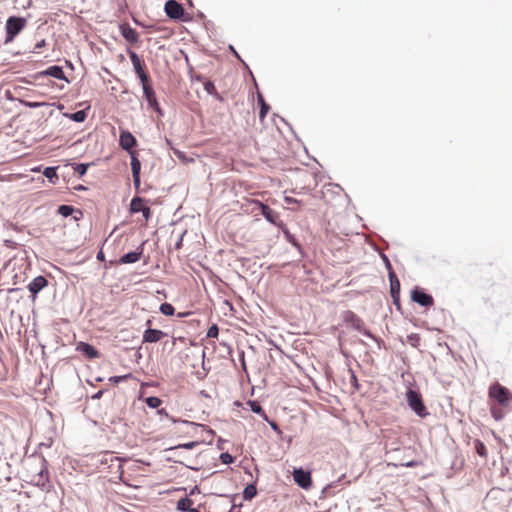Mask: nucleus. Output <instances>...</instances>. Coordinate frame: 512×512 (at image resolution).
Masks as SVG:
<instances>
[{"instance_id":"nucleus-1","label":"nucleus","mask_w":512,"mask_h":512,"mask_svg":"<svg viewBox=\"0 0 512 512\" xmlns=\"http://www.w3.org/2000/svg\"><path fill=\"white\" fill-rule=\"evenodd\" d=\"M488 403L492 417L499 421L503 419L507 410L512 409V392L496 382L489 387Z\"/></svg>"},{"instance_id":"nucleus-2","label":"nucleus","mask_w":512,"mask_h":512,"mask_svg":"<svg viewBox=\"0 0 512 512\" xmlns=\"http://www.w3.org/2000/svg\"><path fill=\"white\" fill-rule=\"evenodd\" d=\"M27 20L22 17L11 16L7 19L5 30V43H10L26 27Z\"/></svg>"},{"instance_id":"nucleus-3","label":"nucleus","mask_w":512,"mask_h":512,"mask_svg":"<svg viewBox=\"0 0 512 512\" xmlns=\"http://www.w3.org/2000/svg\"><path fill=\"white\" fill-rule=\"evenodd\" d=\"M406 398L409 407L419 416L426 417L428 415L426 406L423 403L422 396L419 392L415 390H408L406 393Z\"/></svg>"},{"instance_id":"nucleus-4","label":"nucleus","mask_w":512,"mask_h":512,"mask_svg":"<svg viewBox=\"0 0 512 512\" xmlns=\"http://www.w3.org/2000/svg\"><path fill=\"white\" fill-rule=\"evenodd\" d=\"M166 15L174 20L189 21L190 17L185 12L183 6L176 0H168L164 5Z\"/></svg>"},{"instance_id":"nucleus-5","label":"nucleus","mask_w":512,"mask_h":512,"mask_svg":"<svg viewBox=\"0 0 512 512\" xmlns=\"http://www.w3.org/2000/svg\"><path fill=\"white\" fill-rule=\"evenodd\" d=\"M35 471L34 474L29 476V483L38 487H45L49 482V473L44 459L35 467Z\"/></svg>"},{"instance_id":"nucleus-6","label":"nucleus","mask_w":512,"mask_h":512,"mask_svg":"<svg viewBox=\"0 0 512 512\" xmlns=\"http://www.w3.org/2000/svg\"><path fill=\"white\" fill-rule=\"evenodd\" d=\"M252 203L258 205V207L261 210L262 215L265 217V219L267 221H269L270 223H272L278 227L284 226V223L281 220H279V214L276 211H274L273 209H271L268 205H266L258 200H252Z\"/></svg>"},{"instance_id":"nucleus-7","label":"nucleus","mask_w":512,"mask_h":512,"mask_svg":"<svg viewBox=\"0 0 512 512\" xmlns=\"http://www.w3.org/2000/svg\"><path fill=\"white\" fill-rule=\"evenodd\" d=\"M344 321L355 330L363 333L364 335L371 336L370 332L365 328V324L354 312L346 311L344 313Z\"/></svg>"},{"instance_id":"nucleus-8","label":"nucleus","mask_w":512,"mask_h":512,"mask_svg":"<svg viewBox=\"0 0 512 512\" xmlns=\"http://www.w3.org/2000/svg\"><path fill=\"white\" fill-rule=\"evenodd\" d=\"M129 57L140 81L147 82V80H150L149 75L144 69L145 65L143 61L140 59V57L134 51H129Z\"/></svg>"},{"instance_id":"nucleus-9","label":"nucleus","mask_w":512,"mask_h":512,"mask_svg":"<svg viewBox=\"0 0 512 512\" xmlns=\"http://www.w3.org/2000/svg\"><path fill=\"white\" fill-rule=\"evenodd\" d=\"M293 479L295 483L303 489H309L312 485L311 473L302 468L293 471Z\"/></svg>"},{"instance_id":"nucleus-10","label":"nucleus","mask_w":512,"mask_h":512,"mask_svg":"<svg viewBox=\"0 0 512 512\" xmlns=\"http://www.w3.org/2000/svg\"><path fill=\"white\" fill-rule=\"evenodd\" d=\"M130 157H131V170H132L134 187L136 190H139L141 162L138 159V153L136 151H130Z\"/></svg>"},{"instance_id":"nucleus-11","label":"nucleus","mask_w":512,"mask_h":512,"mask_svg":"<svg viewBox=\"0 0 512 512\" xmlns=\"http://www.w3.org/2000/svg\"><path fill=\"white\" fill-rule=\"evenodd\" d=\"M411 298L414 302L418 303L421 306L429 307L434 304L433 297L429 294H426L424 291L418 288L412 290Z\"/></svg>"},{"instance_id":"nucleus-12","label":"nucleus","mask_w":512,"mask_h":512,"mask_svg":"<svg viewBox=\"0 0 512 512\" xmlns=\"http://www.w3.org/2000/svg\"><path fill=\"white\" fill-rule=\"evenodd\" d=\"M141 84H142L145 99L147 100L148 104L152 108L159 110V104H158V101L156 98V94L153 90L151 80H147V82H141Z\"/></svg>"},{"instance_id":"nucleus-13","label":"nucleus","mask_w":512,"mask_h":512,"mask_svg":"<svg viewBox=\"0 0 512 512\" xmlns=\"http://www.w3.org/2000/svg\"><path fill=\"white\" fill-rule=\"evenodd\" d=\"M137 144L136 138L129 131H122L119 138V145L122 149L133 151L132 148Z\"/></svg>"},{"instance_id":"nucleus-14","label":"nucleus","mask_w":512,"mask_h":512,"mask_svg":"<svg viewBox=\"0 0 512 512\" xmlns=\"http://www.w3.org/2000/svg\"><path fill=\"white\" fill-rule=\"evenodd\" d=\"M166 336L167 334L161 330L148 328L143 333V342L156 343Z\"/></svg>"},{"instance_id":"nucleus-15","label":"nucleus","mask_w":512,"mask_h":512,"mask_svg":"<svg viewBox=\"0 0 512 512\" xmlns=\"http://www.w3.org/2000/svg\"><path fill=\"white\" fill-rule=\"evenodd\" d=\"M389 279H390V293L393 298V301L395 304L399 301V294H400V281L398 280L397 276L393 271L389 272Z\"/></svg>"},{"instance_id":"nucleus-16","label":"nucleus","mask_w":512,"mask_h":512,"mask_svg":"<svg viewBox=\"0 0 512 512\" xmlns=\"http://www.w3.org/2000/svg\"><path fill=\"white\" fill-rule=\"evenodd\" d=\"M120 31L124 39L131 44L136 43L139 39V35L136 30L130 27L128 24L121 25Z\"/></svg>"},{"instance_id":"nucleus-17","label":"nucleus","mask_w":512,"mask_h":512,"mask_svg":"<svg viewBox=\"0 0 512 512\" xmlns=\"http://www.w3.org/2000/svg\"><path fill=\"white\" fill-rule=\"evenodd\" d=\"M76 351L83 353L89 359L99 357V352L92 345L85 342H78L76 344Z\"/></svg>"},{"instance_id":"nucleus-18","label":"nucleus","mask_w":512,"mask_h":512,"mask_svg":"<svg viewBox=\"0 0 512 512\" xmlns=\"http://www.w3.org/2000/svg\"><path fill=\"white\" fill-rule=\"evenodd\" d=\"M48 284L47 280L43 276H38L32 280V282L28 285L29 291L35 296L38 292H40L44 287Z\"/></svg>"},{"instance_id":"nucleus-19","label":"nucleus","mask_w":512,"mask_h":512,"mask_svg":"<svg viewBox=\"0 0 512 512\" xmlns=\"http://www.w3.org/2000/svg\"><path fill=\"white\" fill-rule=\"evenodd\" d=\"M40 75H42V76H51V77H54L56 79L66 80L67 81V78H66V76L64 74V71H63L62 67L57 66V65L48 67L46 70L40 72Z\"/></svg>"},{"instance_id":"nucleus-20","label":"nucleus","mask_w":512,"mask_h":512,"mask_svg":"<svg viewBox=\"0 0 512 512\" xmlns=\"http://www.w3.org/2000/svg\"><path fill=\"white\" fill-rule=\"evenodd\" d=\"M141 256H142V250L129 252V253L123 255L120 258L119 262L121 264L135 263L140 260Z\"/></svg>"},{"instance_id":"nucleus-21","label":"nucleus","mask_w":512,"mask_h":512,"mask_svg":"<svg viewBox=\"0 0 512 512\" xmlns=\"http://www.w3.org/2000/svg\"><path fill=\"white\" fill-rule=\"evenodd\" d=\"M145 207V200L143 198L135 197L131 200L130 211L132 213L142 212Z\"/></svg>"},{"instance_id":"nucleus-22","label":"nucleus","mask_w":512,"mask_h":512,"mask_svg":"<svg viewBox=\"0 0 512 512\" xmlns=\"http://www.w3.org/2000/svg\"><path fill=\"white\" fill-rule=\"evenodd\" d=\"M192 505H193V500L188 497H184V498H181L180 500H178L177 509L179 511L189 512L192 509L191 508Z\"/></svg>"},{"instance_id":"nucleus-23","label":"nucleus","mask_w":512,"mask_h":512,"mask_svg":"<svg viewBox=\"0 0 512 512\" xmlns=\"http://www.w3.org/2000/svg\"><path fill=\"white\" fill-rule=\"evenodd\" d=\"M77 212L80 216L82 215V212L79 210H76L73 206L70 205H60L58 208V213L62 215L63 217H68L72 215L74 212Z\"/></svg>"},{"instance_id":"nucleus-24","label":"nucleus","mask_w":512,"mask_h":512,"mask_svg":"<svg viewBox=\"0 0 512 512\" xmlns=\"http://www.w3.org/2000/svg\"><path fill=\"white\" fill-rule=\"evenodd\" d=\"M474 448H475L476 453L479 456H481L483 458H487V456H488L487 448L481 440L476 439L474 441Z\"/></svg>"},{"instance_id":"nucleus-25","label":"nucleus","mask_w":512,"mask_h":512,"mask_svg":"<svg viewBox=\"0 0 512 512\" xmlns=\"http://www.w3.org/2000/svg\"><path fill=\"white\" fill-rule=\"evenodd\" d=\"M258 102L261 106L260 112H259V117L261 120H263L269 111V105L265 102V100L261 94H258Z\"/></svg>"},{"instance_id":"nucleus-26","label":"nucleus","mask_w":512,"mask_h":512,"mask_svg":"<svg viewBox=\"0 0 512 512\" xmlns=\"http://www.w3.org/2000/svg\"><path fill=\"white\" fill-rule=\"evenodd\" d=\"M257 494V489L254 484H249L245 487L243 491V497L245 500H251Z\"/></svg>"},{"instance_id":"nucleus-27","label":"nucleus","mask_w":512,"mask_h":512,"mask_svg":"<svg viewBox=\"0 0 512 512\" xmlns=\"http://www.w3.org/2000/svg\"><path fill=\"white\" fill-rule=\"evenodd\" d=\"M43 174L52 183H55V181L58 180V175H57L55 167H47V168H45V170L43 171Z\"/></svg>"},{"instance_id":"nucleus-28","label":"nucleus","mask_w":512,"mask_h":512,"mask_svg":"<svg viewBox=\"0 0 512 512\" xmlns=\"http://www.w3.org/2000/svg\"><path fill=\"white\" fill-rule=\"evenodd\" d=\"M247 404L250 406V409L257 414L262 415L263 417H266L265 411L263 410L262 406L257 401H248Z\"/></svg>"},{"instance_id":"nucleus-29","label":"nucleus","mask_w":512,"mask_h":512,"mask_svg":"<svg viewBox=\"0 0 512 512\" xmlns=\"http://www.w3.org/2000/svg\"><path fill=\"white\" fill-rule=\"evenodd\" d=\"M145 403L150 408H158L162 404V400L156 396H150L145 399Z\"/></svg>"},{"instance_id":"nucleus-30","label":"nucleus","mask_w":512,"mask_h":512,"mask_svg":"<svg viewBox=\"0 0 512 512\" xmlns=\"http://www.w3.org/2000/svg\"><path fill=\"white\" fill-rule=\"evenodd\" d=\"M160 312L166 316L174 315L175 309L170 303H163L160 306Z\"/></svg>"},{"instance_id":"nucleus-31","label":"nucleus","mask_w":512,"mask_h":512,"mask_svg":"<svg viewBox=\"0 0 512 512\" xmlns=\"http://www.w3.org/2000/svg\"><path fill=\"white\" fill-rule=\"evenodd\" d=\"M420 340V335L417 333H412L407 336V342L413 347H418L420 344Z\"/></svg>"},{"instance_id":"nucleus-32","label":"nucleus","mask_w":512,"mask_h":512,"mask_svg":"<svg viewBox=\"0 0 512 512\" xmlns=\"http://www.w3.org/2000/svg\"><path fill=\"white\" fill-rule=\"evenodd\" d=\"M219 334V328L217 325H212L207 331L208 338H216Z\"/></svg>"},{"instance_id":"nucleus-33","label":"nucleus","mask_w":512,"mask_h":512,"mask_svg":"<svg viewBox=\"0 0 512 512\" xmlns=\"http://www.w3.org/2000/svg\"><path fill=\"white\" fill-rule=\"evenodd\" d=\"M198 445V442H188V443H185V444H179L173 448H171V450H177V449H181V448H184V449H193L194 447H196Z\"/></svg>"},{"instance_id":"nucleus-34","label":"nucleus","mask_w":512,"mask_h":512,"mask_svg":"<svg viewBox=\"0 0 512 512\" xmlns=\"http://www.w3.org/2000/svg\"><path fill=\"white\" fill-rule=\"evenodd\" d=\"M86 117V114L84 111H77L75 112L73 115H72V119L77 121V122H82L84 121Z\"/></svg>"},{"instance_id":"nucleus-35","label":"nucleus","mask_w":512,"mask_h":512,"mask_svg":"<svg viewBox=\"0 0 512 512\" xmlns=\"http://www.w3.org/2000/svg\"><path fill=\"white\" fill-rule=\"evenodd\" d=\"M131 377H132V375L129 373V374H125V375H122V376L111 377L110 381H113L114 383H119V382H122L124 380L130 379Z\"/></svg>"},{"instance_id":"nucleus-36","label":"nucleus","mask_w":512,"mask_h":512,"mask_svg":"<svg viewBox=\"0 0 512 512\" xmlns=\"http://www.w3.org/2000/svg\"><path fill=\"white\" fill-rule=\"evenodd\" d=\"M88 166L86 164H77L74 168V171L80 175H84L87 171Z\"/></svg>"},{"instance_id":"nucleus-37","label":"nucleus","mask_w":512,"mask_h":512,"mask_svg":"<svg viewBox=\"0 0 512 512\" xmlns=\"http://www.w3.org/2000/svg\"><path fill=\"white\" fill-rule=\"evenodd\" d=\"M221 461L224 463V464H230L233 462V457L228 454V453H223L221 454Z\"/></svg>"},{"instance_id":"nucleus-38","label":"nucleus","mask_w":512,"mask_h":512,"mask_svg":"<svg viewBox=\"0 0 512 512\" xmlns=\"http://www.w3.org/2000/svg\"><path fill=\"white\" fill-rule=\"evenodd\" d=\"M204 88L209 94H213L215 92V86L212 82L205 83Z\"/></svg>"},{"instance_id":"nucleus-39","label":"nucleus","mask_w":512,"mask_h":512,"mask_svg":"<svg viewBox=\"0 0 512 512\" xmlns=\"http://www.w3.org/2000/svg\"><path fill=\"white\" fill-rule=\"evenodd\" d=\"M142 215L146 221L149 220V218L151 217V209L148 206H146L142 211Z\"/></svg>"},{"instance_id":"nucleus-40","label":"nucleus","mask_w":512,"mask_h":512,"mask_svg":"<svg viewBox=\"0 0 512 512\" xmlns=\"http://www.w3.org/2000/svg\"><path fill=\"white\" fill-rule=\"evenodd\" d=\"M280 228L283 230V232H284V234H285L286 238H287L289 241H292V235L290 234V232L288 231V229L286 228V226L284 225L283 227H280Z\"/></svg>"},{"instance_id":"nucleus-41","label":"nucleus","mask_w":512,"mask_h":512,"mask_svg":"<svg viewBox=\"0 0 512 512\" xmlns=\"http://www.w3.org/2000/svg\"><path fill=\"white\" fill-rule=\"evenodd\" d=\"M284 200H285V202H286L287 204H292V203H298V202H299L298 200H296V199H294V198H292V197H288V196H286V197L284 198Z\"/></svg>"},{"instance_id":"nucleus-42","label":"nucleus","mask_w":512,"mask_h":512,"mask_svg":"<svg viewBox=\"0 0 512 512\" xmlns=\"http://www.w3.org/2000/svg\"><path fill=\"white\" fill-rule=\"evenodd\" d=\"M97 259H98L99 261H104V260H105V255H104V253H103V251H102V250H100V251L97 253Z\"/></svg>"},{"instance_id":"nucleus-43","label":"nucleus","mask_w":512,"mask_h":512,"mask_svg":"<svg viewBox=\"0 0 512 512\" xmlns=\"http://www.w3.org/2000/svg\"><path fill=\"white\" fill-rule=\"evenodd\" d=\"M417 465L418 464L415 461H409V462L403 464V466H405V467H416Z\"/></svg>"},{"instance_id":"nucleus-44","label":"nucleus","mask_w":512,"mask_h":512,"mask_svg":"<svg viewBox=\"0 0 512 512\" xmlns=\"http://www.w3.org/2000/svg\"><path fill=\"white\" fill-rule=\"evenodd\" d=\"M351 381L354 383V385L358 388V382L357 377L354 373H351Z\"/></svg>"},{"instance_id":"nucleus-45","label":"nucleus","mask_w":512,"mask_h":512,"mask_svg":"<svg viewBox=\"0 0 512 512\" xmlns=\"http://www.w3.org/2000/svg\"><path fill=\"white\" fill-rule=\"evenodd\" d=\"M39 105H40V104H39V103H37V102H34V103H27V106H29V107H33V108L38 107Z\"/></svg>"},{"instance_id":"nucleus-46","label":"nucleus","mask_w":512,"mask_h":512,"mask_svg":"<svg viewBox=\"0 0 512 512\" xmlns=\"http://www.w3.org/2000/svg\"><path fill=\"white\" fill-rule=\"evenodd\" d=\"M183 423L188 424V425H190V426H192V427H194V428H196V427H198V426H199V425H197V424H195V423H193V422H188V421H183Z\"/></svg>"},{"instance_id":"nucleus-47","label":"nucleus","mask_w":512,"mask_h":512,"mask_svg":"<svg viewBox=\"0 0 512 512\" xmlns=\"http://www.w3.org/2000/svg\"><path fill=\"white\" fill-rule=\"evenodd\" d=\"M190 314V312H186V313H179L178 314V317H186Z\"/></svg>"},{"instance_id":"nucleus-48","label":"nucleus","mask_w":512,"mask_h":512,"mask_svg":"<svg viewBox=\"0 0 512 512\" xmlns=\"http://www.w3.org/2000/svg\"><path fill=\"white\" fill-rule=\"evenodd\" d=\"M31 171L33 172H39L40 171V167H35V168H32Z\"/></svg>"},{"instance_id":"nucleus-49","label":"nucleus","mask_w":512,"mask_h":512,"mask_svg":"<svg viewBox=\"0 0 512 512\" xmlns=\"http://www.w3.org/2000/svg\"><path fill=\"white\" fill-rule=\"evenodd\" d=\"M158 413H159V414H161V415H162V414L167 415V413H166L165 409H161V410H159V411H158Z\"/></svg>"},{"instance_id":"nucleus-50","label":"nucleus","mask_w":512,"mask_h":512,"mask_svg":"<svg viewBox=\"0 0 512 512\" xmlns=\"http://www.w3.org/2000/svg\"><path fill=\"white\" fill-rule=\"evenodd\" d=\"M189 512H200L198 509L192 508Z\"/></svg>"},{"instance_id":"nucleus-51","label":"nucleus","mask_w":512,"mask_h":512,"mask_svg":"<svg viewBox=\"0 0 512 512\" xmlns=\"http://www.w3.org/2000/svg\"><path fill=\"white\" fill-rule=\"evenodd\" d=\"M44 41H42L40 44H37V47H43Z\"/></svg>"},{"instance_id":"nucleus-52","label":"nucleus","mask_w":512,"mask_h":512,"mask_svg":"<svg viewBox=\"0 0 512 512\" xmlns=\"http://www.w3.org/2000/svg\"><path fill=\"white\" fill-rule=\"evenodd\" d=\"M340 481H344V478L340 477L337 481V483H339Z\"/></svg>"},{"instance_id":"nucleus-53","label":"nucleus","mask_w":512,"mask_h":512,"mask_svg":"<svg viewBox=\"0 0 512 512\" xmlns=\"http://www.w3.org/2000/svg\"><path fill=\"white\" fill-rule=\"evenodd\" d=\"M148 326L151 325V320H148L147 323H146Z\"/></svg>"}]
</instances>
